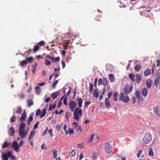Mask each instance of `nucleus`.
I'll return each instance as SVG.
<instances>
[{
  "mask_svg": "<svg viewBox=\"0 0 160 160\" xmlns=\"http://www.w3.org/2000/svg\"><path fill=\"white\" fill-rule=\"evenodd\" d=\"M76 153V152L75 151L71 149L69 151L68 154L71 157H74L75 156Z\"/></svg>",
  "mask_w": 160,
  "mask_h": 160,
  "instance_id": "obj_20",
  "label": "nucleus"
},
{
  "mask_svg": "<svg viewBox=\"0 0 160 160\" xmlns=\"http://www.w3.org/2000/svg\"><path fill=\"white\" fill-rule=\"evenodd\" d=\"M72 125L73 128L76 130V132H78L80 130L81 132H82L81 127L78 125V122H74L72 123Z\"/></svg>",
  "mask_w": 160,
  "mask_h": 160,
  "instance_id": "obj_6",
  "label": "nucleus"
},
{
  "mask_svg": "<svg viewBox=\"0 0 160 160\" xmlns=\"http://www.w3.org/2000/svg\"><path fill=\"white\" fill-rule=\"evenodd\" d=\"M150 70L149 69H146L144 72V75L146 76H147L150 74Z\"/></svg>",
  "mask_w": 160,
  "mask_h": 160,
  "instance_id": "obj_43",
  "label": "nucleus"
},
{
  "mask_svg": "<svg viewBox=\"0 0 160 160\" xmlns=\"http://www.w3.org/2000/svg\"><path fill=\"white\" fill-rule=\"evenodd\" d=\"M66 128H67V126L66 124H65L63 127V129L64 130L65 132V134L67 135L68 134L69 132L67 131H66Z\"/></svg>",
  "mask_w": 160,
  "mask_h": 160,
  "instance_id": "obj_55",
  "label": "nucleus"
},
{
  "mask_svg": "<svg viewBox=\"0 0 160 160\" xmlns=\"http://www.w3.org/2000/svg\"><path fill=\"white\" fill-rule=\"evenodd\" d=\"M41 112V110L40 109H38L37 110L36 112V115L37 116H38Z\"/></svg>",
  "mask_w": 160,
  "mask_h": 160,
  "instance_id": "obj_57",
  "label": "nucleus"
},
{
  "mask_svg": "<svg viewBox=\"0 0 160 160\" xmlns=\"http://www.w3.org/2000/svg\"><path fill=\"white\" fill-rule=\"evenodd\" d=\"M77 146L79 148H82L83 147V144L82 143L78 144Z\"/></svg>",
  "mask_w": 160,
  "mask_h": 160,
  "instance_id": "obj_60",
  "label": "nucleus"
},
{
  "mask_svg": "<svg viewBox=\"0 0 160 160\" xmlns=\"http://www.w3.org/2000/svg\"><path fill=\"white\" fill-rule=\"evenodd\" d=\"M27 64V61L26 60H23L21 61V66H22L24 65H26Z\"/></svg>",
  "mask_w": 160,
  "mask_h": 160,
  "instance_id": "obj_48",
  "label": "nucleus"
},
{
  "mask_svg": "<svg viewBox=\"0 0 160 160\" xmlns=\"http://www.w3.org/2000/svg\"><path fill=\"white\" fill-rule=\"evenodd\" d=\"M8 143L7 142H5L3 143L2 147L3 148H5L8 147Z\"/></svg>",
  "mask_w": 160,
  "mask_h": 160,
  "instance_id": "obj_52",
  "label": "nucleus"
},
{
  "mask_svg": "<svg viewBox=\"0 0 160 160\" xmlns=\"http://www.w3.org/2000/svg\"><path fill=\"white\" fill-rule=\"evenodd\" d=\"M105 151L107 153H110L112 151V148L111 145L108 142L105 144Z\"/></svg>",
  "mask_w": 160,
  "mask_h": 160,
  "instance_id": "obj_4",
  "label": "nucleus"
},
{
  "mask_svg": "<svg viewBox=\"0 0 160 160\" xmlns=\"http://www.w3.org/2000/svg\"><path fill=\"white\" fill-rule=\"evenodd\" d=\"M107 80L106 78L103 79L100 78L98 81V84L99 85L102 84L104 86H106L107 85Z\"/></svg>",
  "mask_w": 160,
  "mask_h": 160,
  "instance_id": "obj_8",
  "label": "nucleus"
},
{
  "mask_svg": "<svg viewBox=\"0 0 160 160\" xmlns=\"http://www.w3.org/2000/svg\"><path fill=\"white\" fill-rule=\"evenodd\" d=\"M39 124V122L37 121V122L33 126V130L36 129L38 128V124Z\"/></svg>",
  "mask_w": 160,
  "mask_h": 160,
  "instance_id": "obj_51",
  "label": "nucleus"
},
{
  "mask_svg": "<svg viewBox=\"0 0 160 160\" xmlns=\"http://www.w3.org/2000/svg\"><path fill=\"white\" fill-rule=\"evenodd\" d=\"M19 135L22 139L24 138L27 135V132L24 130H19Z\"/></svg>",
  "mask_w": 160,
  "mask_h": 160,
  "instance_id": "obj_9",
  "label": "nucleus"
},
{
  "mask_svg": "<svg viewBox=\"0 0 160 160\" xmlns=\"http://www.w3.org/2000/svg\"><path fill=\"white\" fill-rule=\"evenodd\" d=\"M45 42L44 41H41L38 43V45L40 46H43L45 45Z\"/></svg>",
  "mask_w": 160,
  "mask_h": 160,
  "instance_id": "obj_49",
  "label": "nucleus"
},
{
  "mask_svg": "<svg viewBox=\"0 0 160 160\" xmlns=\"http://www.w3.org/2000/svg\"><path fill=\"white\" fill-rule=\"evenodd\" d=\"M26 113L25 110H24L21 117L20 118V121H22L26 120Z\"/></svg>",
  "mask_w": 160,
  "mask_h": 160,
  "instance_id": "obj_15",
  "label": "nucleus"
},
{
  "mask_svg": "<svg viewBox=\"0 0 160 160\" xmlns=\"http://www.w3.org/2000/svg\"><path fill=\"white\" fill-rule=\"evenodd\" d=\"M25 124L23 122H22L20 124L19 130H24L25 128Z\"/></svg>",
  "mask_w": 160,
  "mask_h": 160,
  "instance_id": "obj_37",
  "label": "nucleus"
},
{
  "mask_svg": "<svg viewBox=\"0 0 160 160\" xmlns=\"http://www.w3.org/2000/svg\"><path fill=\"white\" fill-rule=\"evenodd\" d=\"M46 61V65H49L51 64V62L50 61H48L47 59L45 60Z\"/></svg>",
  "mask_w": 160,
  "mask_h": 160,
  "instance_id": "obj_62",
  "label": "nucleus"
},
{
  "mask_svg": "<svg viewBox=\"0 0 160 160\" xmlns=\"http://www.w3.org/2000/svg\"><path fill=\"white\" fill-rule=\"evenodd\" d=\"M65 118L66 119L67 121H69V119L70 117V113L69 112H65Z\"/></svg>",
  "mask_w": 160,
  "mask_h": 160,
  "instance_id": "obj_42",
  "label": "nucleus"
},
{
  "mask_svg": "<svg viewBox=\"0 0 160 160\" xmlns=\"http://www.w3.org/2000/svg\"><path fill=\"white\" fill-rule=\"evenodd\" d=\"M8 157L10 158L11 160H16L15 156L12 154V152L11 151L8 152Z\"/></svg>",
  "mask_w": 160,
  "mask_h": 160,
  "instance_id": "obj_19",
  "label": "nucleus"
},
{
  "mask_svg": "<svg viewBox=\"0 0 160 160\" xmlns=\"http://www.w3.org/2000/svg\"><path fill=\"white\" fill-rule=\"evenodd\" d=\"M69 133L70 135L73 134H74V131L73 129H69Z\"/></svg>",
  "mask_w": 160,
  "mask_h": 160,
  "instance_id": "obj_54",
  "label": "nucleus"
},
{
  "mask_svg": "<svg viewBox=\"0 0 160 160\" xmlns=\"http://www.w3.org/2000/svg\"><path fill=\"white\" fill-rule=\"evenodd\" d=\"M33 114H31L29 116V118H28L27 121H28V125H29L31 122L33 120Z\"/></svg>",
  "mask_w": 160,
  "mask_h": 160,
  "instance_id": "obj_21",
  "label": "nucleus"
},
{
  "mask_svg": "<svg viewBox=\"0 0 160 160\" xmlns=\"http://www.w3.org/2000/svg\"><path fill=\"white\" fill-rule=\"evenodd\" d=\"M132 85L130 86L128 84H127L123 89V91L126 94H127L132 92Z\"/></svg>",
  "mask_w": 160,
  "mask_h": 160,
  "instance_id": "obj_5",
  "label": "nucleus"
},
{
  "mask_svg": "<svg viewBox=\"0 0 160 160\" xmlns=\"http://www.w3.org/2000/svg\"><path fill=\"white\" fill-rule=\"evenodd\" d=\"M149 151L148 152V155L149 156H153L154 155L153 152L152 151V149L151 147L149 148Z\"/></svg>",
  "mask_w": 160,
  "mask_h": 160,
  "instance_id": "obj_36",
  "label": "nucleus"
},
{
  "mask_svg": "<svg viewBox=\"0 0 160 160\" xmlns=\"http://www.w3.org/2000/svg\"><path fill=\"white\" fill-rule=\"evenodd\" d=\"M129 77L132 81H134L135 80V77L136 75L132 73H130L128 75Z\"/></svg>",
  "mask_w": 160,
  "mask_h": 160,
  "instance_id": "obj_30",
  "label": "nucleus"
},
{
  "mask_svg": "<svg viewBox=\"0 0 160 160\" xmlns=\"http://www.w3.org/2000/svg\"><path fill=\"white\" fill-rule=\"evenodd\" d=\"M132 103L134 104L136 102V98L135 97H133L132 98Z\"/></svg>",
  "mask_w": 160,
  "mask_h": 160,
  "instance_id": "obj_61",
  "label": "nucleus"
},
{
  "mask_svg": "<svg viewBox=\"0 0 160 160\" xmlns=\"http://www.w3.org/2000/svg\"><path fill=\"white\" fill-rule=\"evenodd\" d=\"M15 133V129L12 127H10L8 130V134L9 136H12Z\"/></svg>",
  "mask_w": 160,
  "mask_h": 160,
  "instance_id": "obj_13",
  "label": "nucleus"
},
{
  "mask_svg": "<svg viewBox=\"0 0 160 160\" xmlns=\"http://www.w3.org/2000/svg\"><path fill=\"white\" fill-rule=\"evenodd\" d=\"M153 112L158 116H159L160 115V112L159 111V109L157 106L153 108Z\"/></svg>",
  "mask_w": 160,
  "mask_h": 160,
  "instance_id": "obj_14",
  "label": "nucleus"
},
{
  "mask_svg": "<svg viewBox=\"0 0 160 160\" xmlns=\"http://www.w3.org/2000/svg\"><path fill=\"white\" fill-rule=\"evenodd\" d=\"M152 140V135L147 132L145 134L142 141V144H145L148 143Z\"/></svg>",
  "mask_w": 160,
  "mask_h": 160,
  "instance_id": "obj_1",
  "label": "nucleus"
},
{
  "mask_svg": "<svg viewBox=\"0 0 160 160\" xmlns=\"http://www.w3.org/2000/svg\"><path fill=\"white\" fill-rule=\"evenodd\" d=\"M93 94L94 97L97 98L98 97V92L97 89H95L94 90Z\"/></svg>",
  "mask_w": 160,
  "mask_h": 160,
  "instance_id": "obj_33",
  "label": "nucleus"
},
{
  "mask_svg": "<svg viewBox=\"0 0 160 160\" xmlns=\"http://www.w3.org/2000/svg\"><path fill=\"white\" fill-rule=\"evenodd\" d=\"M110 82H113L115 81L114 75L113 74H110L108 75Z\"/></svg>",
  "mask_w": 160,
  "mask_h": 160,
  "instance_id": "obj_24",
  "label": "nucleus"
},
{
  "mask_svg": "<svg viewBox=\"0 0 160 160\" xmlns=\"http://www.w3.org/2000/svg\"><path fill=\"white\" fill-rule=\"evenodd\" d=\"M101 18L102 17L101 16H97L95 19H96V21H100L101 20Z\"/></svg>",
  "mask_w": 160,
  "mask_h": 160,
  "instance_id": "obj_56",
  "label": "nucleus"
},
{
  "mask_svg": "<svg viewBox=\"0 0 160 160\" xmlns=\"http://www.w3.org/2000/svg\"><path fill=\"white\" fill-rule=\"evenodd\" d=\"M39 47L38 45L35 46L34 47V48L33 49V52H37L39 49Z\"/></svg>",
  "mask_w": 160,
  "mask_h": 160,
  "instance_id": "obj_45",
  "label": "nucleus"
},
{
  "mask_svg": "<svg viewBox=\"0 0 160 160\" xmlns=\"http://www.w3.org/2000/svg\"><path fill=\"white\" fill-rule=\"evenodd\" d=\"M33 60V58L32 57H30L27 58L26 60L27 61V63L28 62L29 63H31L32 62Z\"/></svg>",
  "mask_w": 160,
  "mask_h": 160,
  "instance_id": "obj_35",
  "label": "nucleus"
},
{
  "mask_svg": "<svg viewBox=\"0 0 160 160\" xmlns=\"http://www.w3.org/2000/svg\"><path fill=\"white\" fill-rule=\"evenodd\" d=\"M95 136H96L97 138H98V137L95 134H92L90 137L87 143H89L91 142L93 139L94 137Z\"/></svg>",
  "mask_w": 160,
  "mask_h": 160,
  "instance_id": "obj_26",
  "label": "nucleus"
},
{
  "mask_svg": "<svg viewBox=\"0 0 160 160\" xmlns=\"http://www.w3.org/2000/svg\"><path fill=\"white\" fill-rule=\"evenodd\" d=\"M152 81L150 79H148L146 82V86L148 89H150L152 86Z\"/></svg>",
  "mask_w": 160,
  "mask_h": 160,
  "instance_id": "obj_18",
  "label": "nucleus"
},
{
  "mask_svg": "<svg viewBox=\"0 0 160 160\" xmlns=\"http://www.w3.org/2000/svg\"><path fill=\"white\" fill-rule=\"evenodd\" d=\"M136 78L135 79L136 82L138 83H139L141 79V76L140 74H137L136 75Z\"/></svg>",
  "mask_w": 160,
  "mask_h": 160,
  "instance_id": "obj_23",
  "label": "nucleus"
},
{
  "mask_svg": "<svg viewBox=\"0 0 160 160\" xmlns=\"http://www.w3.org/2000/svg\"><path fill=\"white\" fill-rule=\"evenodd\" d=\"M41 148L42 150H43V149H46L47 148H46L45 147V143H43L42 145L41 146Z\"/></svg>",
  "mask_w": 160,
  "mask_h": 160,
  "instance_id": "obj_64",
  "label": "nucleus"
},
{
  "mask_svg": "<svg viewBox=\"0 0 160 160\" xmlns=\"http://www.w3.org/2000/svg\"><path fill=\"white\" fill-rule=\"evenodd\" d=\"M142 150H140L138 151V153L137 154V158H139L140 156V155L142 152Z\"/></svg>",
  "mask_w": 160,
  "mask_h": 160,
  "instance_id": "obj_50",
  "label": "nucleus"
},
{
  "mask_svg": "<svg viewBox=\"0 0 160 160\" xmlns=\"http://www.w3.org/2000/svg\"><path fill=\"white\" fill-rule=\"evenodd\" d=\"M155 86L160 89V78H158L156 79L154 82Z\"/></svg>",
  "mask_w": 160,
  "mask_h": 160,
  "instance_id": "obj_12",
  "label": "nucleus"
},
{
  "mask_svg": "<svg viewBox=\"0 0 160 160\" xmlns=\"http://www.w3.org/2000/svg\"><path fill=\"white\" fill-rule=\"evenodd\" d=\"M119 101H122L125 103H128L129 101V98L127 94H125L123 92H121L119 98Z\"/></svg>",
  "mask_w": 160,
  "mask_h": 160,
  "instance_id": "obj_3",
  "label": "nucleus"
},
{
  "mask_svg": "<svg viewBox=\"0 0 160 160\" xmlns=\"http://www.w3.org/2000/svg\"><path fill=\"white\" fill-rule=\"evenodd\" d=\"M93 85L92 83H89V92L91 93H92L93 90Z\"/></svg>",
  "mask_w": 160,
  "mask_h": 160,
  "instance_id": "obj_38",
  "label": "nucleus"
},
{
  "mask_svg": "<svg viewBox=\"0 0 160 160\" xmlns=\"http://www.w3.org/2000/svg\"><path fill=\"white\" fill-rule=\"evenodd\" d=\"M77 102L78 105V107H81L82 105V98L78 96L77 98Z\"/></svg>",
  "mask_w": 160,
  "mask_h": 160,
  "instance_id": "obj_17",
  "label": "nucleus"
},
{
  "mask_svg": "<svg viewBox=\"0 0 160 160\" xmlns=\"http://www.w3.org/2000/svg\"><path fill=\"white\" fill-rule=\"evenodd\" d=\"M141 68V66L140 65H137L134 67V69L136 71H139Z\"/></svg>",
  "mask_w": 160,
  "mask_h": 160,
  "instance_id": "obj_39",
  "label": "nucleus"
},
{
  "mask_svg": "<svg viewBox=\"0 0 160 160\" xmlns=\"http://www.w3.org/2000/svg\"><path fill=\"white\" fill-rule=\"evenodd\" d=\"M105 106L107 108H109L110 107L111 104L109 101V99L106 98L105 99Z\"/></svg>",
  "mask_w": 160,
  "mask_h": 160,
  "instance_id": "obj_22",
  "label": "nucleus"
},
{
  "mask_svg": "<svg viewBox=\"0 0 160 160\" xmlns=\"http://www.w3.org/2000/svg\"><path fill=\"white\" fill-rule=\"evenodd\" d=\"M60 60V58L59 57H58L56 58H55V59L54 58V62H59Z\"/></svg>",
  "mask_w": 160,
  "mask_h": 160,
  "instance_id": "obj_53",
  "label": "nucleus"
},
{
  "mask_svg": "<svg viewBox=\"0 0 160 160\" xmlns=\"http://www.w3.org/2000/svg\"><path fill=\"white\" fill-rule=\"evenodd\" d=\"M82 110L78 108H76L74 112V119L77 121L79 120V115L81 116L82 115Z\"/></svg>",
  "mask_w": 160,
  "mask_h": 160,
  "instance_id": "obj_2",
  "label": "nucleus"
},
{
  "mask_svg": "<svg viewBox=\"0 0 160 160\" xmlns=\"http://www.w3.org/2000/svg\"><path fill=\"white\" fill-rule=\"evenodd\" d=\"M22 111V108L19 107L17 110L16 112L17 114H20L21 113Z\"/></svg>",
  "mask_w": 160,
  "mask_h": 160,
  "instance_id": "obj_47",
  "label": "nucleus"
},
{
  "mask_svg": "<svg viewBox=\"0 0 160 160\" xmlns=\"http://www.w3.org/2000/svg\"><path fill=\"white\" fill-rule=\"evenodd\" d=\"M36 132V131H34L33 130H32L30 133V135L29 136L28 139L29 141H30V139L32 138L34 136L35 133Z\"/></svg>",
  "mask_w": 160,
  "mask_h": 160,
  "instance_id": "obj_29",
  "label": "nucleus"
},
{
  "mask_svg": "<svg viewBox=\"0 0 160 160\" xmlns=\"http://www.w3.org/2000/svg\"><path fill=\"white\" fill-rule=\"evenodd\" d=\"M62 123L61 124L58 125L56 126L57 130L58 131H60L61 129V128L62 127Z\"/></svg>",
  "mask_w": 160,
  "mask_h": 160,
  "instance_id": "obj_44",
  "label": "nucleus"
},
{
  "mask_svg": "<svg viewBox=\"0 0 160 160\" xmlns=\"http://www.w3.org/2000/svg\"><path fill=\"white\" fill-rule=\"evenodd\" d=\"M59 94V92H53L52 95V97L53 99L54 100L56 98L58 97V96Z\"/></svg>",
  "mask_w": 160,
  "mask_h": 160,
  "instance_id": "obj_31",
  "label": "nucleus"
},
{
  "mask_svg": "<svg viewBox=\"0 0 160 160\" xmlns=\"http://www.w3.org/2000/svg\"><path fill=\"white\" fill-rule=\"evenodd\" d=\"M92 159L93 160H96L97 158V156H96V155H97L96 152L95 151L92 152Z\"/></svg>",
  "mask_w": 160,
  "mask_h": 160,
  "instance_id": "obj_41",
  "label": "nucleus"
},
{
  "mask_svg": "<svg viewBox=\"0 0 160 160\" xmlns=\"http://www.w3.org/2000/svg\"><path fill=\"white\" fill-rule=\"evenodd\" d=\"M91 103V102L90 101H89L88 102H85V105L86 107H88V106Z\"/></svg>",
  "mask_w": 160,
  "mask_h": 160,
  "instance_id": "obj_63",
  "label": "nucleus"
},
{
  "mask_svg": "<svg viewBox=\"0 0 160 160\" xmlns=\"http://www.w3.org/2000/svg\"><path fill=\"white\" fill-rule=\"evenodd\" d=\"M19 144L16 141H14L12 143V148L14 149L15 151L17 152H19L20 148H19Z\"/></svg>",
  "mask_w": 160,
  "mask_h": 160,
  "instance_id": "obj_7",
  "label": "nucleus"
},
{
  "mask_svg": "<svg viewBox=\"0 0 160 160\" xmlns=\"http://www.w3.org/2000/svg\"><path fill=\"white\" fill-rule=\"evenodd\" d=\"M10 121L12 122H15L16 120V116H12L10 118Z\"/></svg>",
  "mask_w": 160,
  "mask_h": 160,
  "instance_id": "obj_46",
  "label": "nucleus"
},
{
  "mask_svg": "<svg viewBox=\"0 0 160 160\" xmlns=\"http://www.w3.org/2000/svg\"><path fill=\"white\" fill-rule=\"evenodd\" d=\"M8 152L7 153H4L2 155V158L3 160H8Z\"/></svg>",
  "mask_w": 160,
  "mask_h": 160,
  "instance_id": "obj_34",
  "label": "nucleus"
},
{
  "mask_svg": "<svg viewBox=\"0 0 160 160\" xmlns=\"http://www.w3.org/2000/svg\"><path fill=\"white\" fill-rule=\"evenodd\" d=\"M148 90L146 88H143L142 90V95L144 97H146L148 94Z\"/></svg>",
  "mask_w": 160,
  "mask_h": 160,
  "instance_id": "obj_16",
  "label": "nucleus"
},
{
  "mask_svg": "<svg viewBox=\"0 0 160 160\" xmlns=\"http://www.w3.org/2000/svg\"><path fill=\"white\" fill-rule=\"evenodd\" d=\"M118 93L117 92H115L113 94V100L116 102L118 101Z\"/></svg>",
  "mask_w": 160,
  "mask_h": 160,
  "instance_id": "obj_27",
  "label": "nucleus"
},
{
  "mask_svg": "<svg viewBox=\"0 0 160 160\" xmlns=\"http://www.w3.org/2000/svg\"><path fill=\"white\" fill-rule=\"evenodd\" d=\"M67 97H65V98H64V101H63V103L65 105H66V106H67L68 103H67Z\"/></svg>",
  "mask_w": 160,
  "mask_h": 160,
  "instance_id": "obj_59",
  "label": "nucleus"
},
{
  "mask_svg": "<svg viewBox=\"0 0 160 160\" xmlns=\"http://www.w3.org/2000/svg\"><path fill=\"white\" fill-rule=\"evenodd\" d=\"M41 89L39 86H36L35 88V91L37 95H39L41 92Z\"/></svg>",
  "mask_w": 160,
  "mask_h": 160,
  "instance_id": "obj_25",
  "label": "nucleus"
},
{
  "mask_svg": "<svg viewBox=\"0 0 160 160\" xmlns=\"http://www.w3.org/2000/svg\"><path fill=\"white\" fill-rule=\"evenodd\" d=\"M46 111L47 109L46 108L43 109L40 114V118H42L45 115L46 113Z\"/></svg>",
  "mask_w": 160,
  "mask_h": 160,
  "instance_id": "obj_32",
  "label": "nucleus"
},
{
  "mask_svg": "<svg viewBox=\"0 0 160 160\" xmlns=\"http://www.w3.org/2000/svg\"><path fill=\"white\" fill-rule=\"evenodd\" d=\"M58 82V80H57L53 83L52 85V88H55Z\"/></svg>",
  "mask_w": 160,
  "mask_h": 160,
  "instance_id": "obj_58",
  "label": "nucleus"
},
{
  "mask_svg": "<svg viewBox=\"0 0 160 160\" xmlns=\"http://www.w3.org/2000/svg\"><path fill=\"white\" fill-rule=\"evenodd\" d=\"M68 105L69 108L73 111L76 106V104L72 100L69 102Z\"/></svg>",
  "mask_w": 160,
  "mask_h": 160,
  "instance_id": "obj_10",
  "label": "nucleus"
},
{
  "mask_svg": "<svg viewBox=\"0 0 160 160\" xmlns=\"http://www.w3.org/2000/svg\"><path fill=\"white\" fill-rule=\"evenodd\" d=\"M27 102L28 103V106L29 107H31L33 104V102L31 99H28Z\"/></svg>",
  "mask_w": 160,
  "mask_h": 160,
  "instance_id": "obj_28",
  "label": "nucleus"
},
{
  "mask_svg": "<svg viewBox=\"0 0 160 160\" xmlns=\"http://www.w3.org/2000/svg\"><path fill=\"white\" fill-rule=\"evenodd\" d=\"M135 97L137 99V101L138 103H140L141 100V98L139 91L137 90L135 92Z\"/></svg>",
  "mask_w": 160,
  "mask_h": 160,
  "instance_id": "obj_11",
  "label": "nucleus"
},
{
  "mask_svg": "<svg viewBox=\"0 0 160 160\" xmlns=\"http://www.w3.org/2000/svg\"><path fill=\"white\" fill-rule=\"evenodd\" d=\"M52 152H53V158L54 159H55L56 158L57 156V150L56 149H53L52 150Z\"/></svg>",
  "mask_w": 160,
  "mask_h": 160,
  "instance_id": "obj_40",
  "label": "nucleus"
}]
</instances>
